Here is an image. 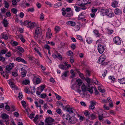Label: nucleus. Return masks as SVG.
<instances>
[{"label":"nucleus","mask_w":125,"mask_h":125,"mask_svg":"<svg viewBox=\"0 0 125 125\" xmlns=\"http://www.w3.org/2000/svg\"><path fill=\"white\" fill-rule=\"evenodd\" d=\"M42 32L41 28L39 27H37L35 30V33L34 35V38L36 39H37L38 38V35Z\"/></svg>","instance_id":"f257e3e1"},{"label":"nucleus","mask_w":125,"mask_h":125,"mask_svg":"<svg viewBox=\"0 0 125 125\" xmlns=\"http://www.w3.org/2000/svg\"><path fill=\"white\" fill-rule=\"evenodd\" d=\"M105 56L104 55H102L99 58L98 62L99 63H101L102 65H104L106 64L105 62Z\"/></svg>","instance_id":"f03ea898"},{"label":"nucleus","mask_w":125,"mask_h":125,"mask_svg":"<svg viewBox=\"0 0 125 125\" xmlns=\"http://www.w3.org/2000/svg\"><path fill=\"white\" fill-rule=\"evenodd\" d=\"M1 116L2 119L4 120L6 122V124L7 125H9V116L6 114L3 113L2 114Z\"/></svg>","instance_id":"7ed1b4c3"},{"label":"nucleus","mask_w":125,"mask_h":125,"mask_svg":"<svg viewBox=\"0 0 125 125\" xmlns=\"http://www.w3.org/2000/svg\"><path fill=\"white\" fill-rule=\"evenodd\" d=\"M54 121L53 119L50 117L47 118L45 120V122L47 123V125H51Z\"/></svg>","instance_id":"20e7f679"},{"label":"nucleus","mask_w":125,"mask_h":125,"mask_svg":"<svg viewBox=\"0 0 125 125\" xmlns=\"http://www.w3.org/2000/svg\"><path fill=\"white\" fill-rule=\"evenodd\" d=\"M77 120L75 117L72 116L69 118V119L68 120V122L70 124H73L76 122Z\"/></svg>","instance_id":"39448f33"},{"label":"nucleus","mask_w":125,"mask_h":125,"mask_svg":"<svg viewBox=\"0 0 125 125\" xmlns=\"http://www.w3.org/2000/svg\"><path fill=\"white\" fill-rule=\"evenodd\" d=\"M98 50L99 53H102L104 50V48L103 46L99 44L98 46Z\"/></svg>","instance_id":"423d86ee"},{"label":"nucleus","mask_w":125,"mask_h":125,"mask_svg":"<svg viewBox=\"0 0 125 125\" xmlns=\"http://www.w3.org/2000/svg\"><path fill=\"white\" fill-rule=\"evenodd\" d=\"M114 41L116 44L120 45L121 43V42L119 37H115L113 39Z\"/></svg>","instance_id":"0eeeda50"},{"label":"nucleus","mask_w":125,"mask_h":125,"mask_svg":"<svg viewBox=\"0 0 125 125\" xmlns=\"http://www.w3.org/2000/svg\"><path fill=\"white\" fill-rule=\"evenodd\" d=\"M14 66L13 63H10L9 65L6 66V69L7 70L9 71L12 69Z\"/></svg>","instance_id":"6e6552de"},{"label":"nucleus","mask_w":125,"mask_h":125,"mask_svg":"<svg viewBox=\"0 0 125 125\" xmlns=\"http://www.w3.org/2000/svg\"><path fill=\"white\" fill-rule=\"evenodd\" d=\"M86 16V15L85 13L82 12L79 15L78 19V20H81L84 18Z\"/></svg>","instance_id":"1a4fd4ad"},{"label":"nucleus","mask_w":125,"mask_h":125,"mask_svg":"<svg viewBox=\"0 0 125 125\" xmlns=\"http://www.w3.org/2000/svg\"><path fill=\"white\" fill-rule=\"evenodd\" d=\"M96 37L100 38L99 39L96 41V43L101 42L104 39L103 36L101 34H99L98 36H96Z\"/></svg>","instance_id":"9d476101"},{"label":"nucleus","mask_w":125,"mask_h":125,"mask_svg":"<svg viewBox=\"0 0 125 125\" xmlns=\"http://www.w3.org/2000/svg\"><path fill=\"white\" fill-rule=\"evenodd\" d=\"M36 26L37 25L36 23H33L31 22L30 21L27 27L31 29Z\"/></svg>","instance_id":"9b49d317"},{"label":"nucleus","mask_w":125,"mask_h":125,"mask_svg":"<svg viewBox=\"0 0 125 125\" xmlns=\"http://www.w3.org/2000/svg\"><path fill=\"white\" fill-rule=\"evenodd\" d=\"M91 105L89 106V109H93L94 108V105H95L96 102L91 101L90 102Z\"/></svg>","instance_id":"f8f14e48"},{"label":"nucleus","mask_w":125,"mask_h":125,"mask_svg":"<svg viewBox=\"0 0 125 125\" xmlns=\"http://www.w3.org/2000/svg\"><path fill=\"white\" fill-rule=\"evenodd\" d=\"M70 116L68 114H64L62 115V117L64 120H68L69 119Z\"/></svg>","instance_id":"ddd939ff"},{"label":"nucleus","mask_w":125,"mask_h":125,"mask_svg":"<svg viewBox=\"0 0 125 125\" xmlns=\"http://www.w3.org/2000/svg\"><path fill=\"white\" fill-rule=\"evenodd\" d=\"M21 70L22 71V72H21L22 77H24L26 76V73H27V71L24 69H23L22 68H21Z\"/></svg>","instance_id":"4468645a"},{"label":"nucleus","mask_w":125,"mask_h":125,"mask_svg":"<svg viewBox=\"0 0 125 125\" xmlns=\"http://www.w3.org/2000/svg\"><path fill=\"white\" fill-rule=\"evenodd\" d=\"M16 60L18 62H21L23 63L26 64L27 63L23 59L20 57H18L16 59Z\"/></svg>","instance_id":"2eb2a0df"},{"label":"nucleus","mask_w":125,"mask_h":125,"mask_svg":"<svg viewBox=\"0 0 125 125\" xmlns=\"http://www.w3.org/2000/svg\"><path fill=\"white\" fill-rule=\"evenodd\" d=\"M11 79H10L8 80V81L9 82V84L11 87L16 88V86L14 85L13 83L11 81Z\"/></svg>","instance_id":"dca6fc26"},{"label":"nucleus","mask_w":125,"mask_h":125,"mask_svg":"<svg viewBox=\"0 0 125 125\" xmlns=\"http://www.w3.org/2000/svg\"><path fill=\"white\" fill-rule=\"evenodd\" d=\"M111 6L114 8L118 7V2L116 1H114L112 3Z\"/></svg>","instance_id":"f3484780"},{"label":"nucleus","mask_w":125,"mask_h":125,"mask_svg":"<svg viewBox=\"0 0 125 125\" xmlns=\"http://www.w3.org/2000/svg\"><path fill=\"white\" fill-rule=\"evenodd\" d=\"M114 12L116 14H119L121 13V11L120 9L117 8L115 9Z\"/></svg>","instance_id":"a211bd4d"},{"label":"nucleus","mask_w":125,"mask_h":125,"mask_svg":"<svg viewBox=\"0 0 125 125\" xmlns=\"http://www.w3.org/2000/svg\"><path fill=\"white\" fill-rule=\"evenodd\" d=\"M89 118L92 120H93L96 118V116L94 114H90V116H88Z\"/></svg>","instance_id":"6ab92c4d"},{"label":"nucleus","mask_w":125,"mask_h":125,"mask_svg":"<svg viewBox=\"0 0 125 125\" xmlns=\"http://www.w3.org/2000/svg\"><path fill=\"white\" fill-rule=\"evenodd\" d=\"M85 80L86 81V82L88 83V86L89 87L90 86V84L91 82V79L90 78L86 77L85 79Z\"/></svg>","instance_id":"aec40b11"},{"label":"nucleus","mask_w":125,"mask_h":125,"mask_svg":"<svg viewBox=\"0 0 125 125\" xmlns=\"http://www.w3.org/2000/svg\"><path fill=\"white\" fill-rule=\"evenodd\" d=\"M107 100L109 103L110 106L111 107H113V105L112 103L113 102L111 99L109 97H108L107 98Z\"/></svg>","instance_id":"412c9836"},{"label":"nucleus","mask_w":125,"mask_h":125,"mask_svg":"<svg viewBox=\"0 0 125 125\" xmlns=\"http://www.w3.org/2000/svg\"><path fill=\"white\" fill-rule=\"evenodd\" d=\"M33 80H35V82L37 84H38L39 83L41 82V80L40 78H37L35 76L33 78Z\"/></svg>","instance_id":"4be33fe9"},{"label":"nucleus","mask_w":125,"mask_h":125,"mask_svg":"<svg viewBox=\"0 0 125 125\" xmlns=\"http://www.w3.org/2000/svg\"><path fill=\"white\" fill-rule=\"evenodd\" d=\"M109 79L111 80V82L112 83H114L115 82V79L114 77L113 76H110L109 77Z\"/></svg>","instance_id":"5701e85b"},{"label":"nucleus","mask_w":125,"mask_h":125,"mask_svg":"<svg viewBox=\"0 0 125 125\" xmlns=\"http://www.w3.org/2000/svg\"><path fill=\"white\" fill-rule=\"evenodd\" d=\"M3 24L5 27L7 26L8 25V22L7 20L5 19H4L3 21Z\"/></svg>","instance_id":"b1692460"},{"label":"nucleus","mask_w":125,"mask_h":125,"mask_svg":"<svg viewBox=\"0 0 125 125\" xmlns=\"http://www.w3.org/2000/svg\"><path fill=\"white\" fill-rule=\"evenodd\" d=\"M1 36L2 38L4 39L7 40L8 38L7 35L5 34L4 33H2L1 34Z\"/></svg>","instance_id":"393cba45"},{"label":"nucleus","mask_w":125,"mask_h":125,"mask_svg":"<svg viewBox=\"0 0 125 125\" xmlns=\"http://www.w3.org/2000/svg\"><path fill=\"white\" fill-rule=\"evenodd\" d=\"M74 8L75 9V11L77 12H79L81 9H82L83 10H84L85 9V8H81L79 7H77V6H74Z\"/></svg>","instance_id":"a878e982"},{"label":"nucleus","mask_w":125,"mask_h":125,"mask_svg":"<svg viewBox=\"0 0 125 125\" xmlns=\"http://www.w3.org/2000/svg\"><path fill=\"white\" fill-rule=\"evenodd\" d=\"M66 54L69 56H72L73 55V53L72 51L69 50L66 53Z\"/></svg>","instance_id":"bb28decb"},{"label":"nucleus","mask_w":125,"mask_h":125,"mask_svg":"<svg viewBox=\"0 0 125 125\" xmlns=\"http://www.w3.org/2000/svg\"><path fill=\"white\" fill-rule=\"evenodd\" d=\"M85 73L87 76H89L90 75L91 71L88 69H86Z\"/></svg>","instance_id":"cd10ccee"},{"label":"nucleus","mask_w":125,"mask_h":125,"mask_svg":"<svg viewBox=\"0 0 125 125\" xmlns=\"http://www.w3.org/2000/svg\"><path fill=\"white\" fill-rule=\"evenodd\" d=\"M103 114H102L101 115H98L99 120L100 121H103L104 120L103 117Z\"/></svg>","instance_id":"c85d7f7f"},{"label":"nucleus","mask_w":125,"mask_h":125,"mask_svg":"<svg viewBox=\"0 0 125 125\" xmlns=\"http://www.w3.org/2000/svg\"><path fill=\"white\" fill-rule=\"evenodd\" d=\"M76 82L77 83L78 85L79 86H80L82 84V81L80 79H78L76 80Z\"/></svg>","instance_id":"c756f323"},{"label":"nucleus","mask_w":125,"mask_h":125,"mask_svg":"<svg viewBox=\"0 0 125 125\" xmlns=\"http://www.w3.org/2000/svg\"><path fill=\"white\" fill-rule=\"evenodd\" d=\"M19 37L20 38L21 41L23 42H25V40L23 37L22 35L21 34H20Z\"/></svg>","instance_id":"7c9ffc66"},{"label":"nucleus","mask_w":125,"mask_h":125,"mask_svg":"<svg viewBox=\"0 0 125 125\" xmlns=\"http://www.w3.org/2000/svg\"><path fill=\"white\" fill-rule=\"evenodd\" d=\"M30 81L28 80H25L22 82V84L25 85H27L29 83Z\"/></svg>","instance_id":"2f4dec72"},{"label":"nucleus","mask_w":125,"mask_h":125,"mask_svg":"<svg viewBox=\"0 0 125 125\" xmlns=\"http://www.w3.org/2000/svg\"><path fill=\"white\" fill-rule=\"evenodd\" d=\"M119 82L121 84H124L125 83V79L124 78L120 79Z\"/></svg>","instance_id":"473e14b6"},{"label":"nucleus","mask_w":125,"mask_h":125,"mask_svg":"<svg viewBox=\"0 0 125 125\" xmlns=\"http://www.w3.org/2000/svg\"><path fill=\"white\" fill-rule=\"evenodd\" d=\"M57 58L59 60H61L62 59V57L60 53L57 52Z\"/></svg>","instance_id":"72a5a7b5"},{"label":"nucleus","mask_w":125,"mask_h":125,"mask_svg":"<svg viewBox=\"0 0 125 125\" xmlns=\"http://www.w3.org/2000/svg\"><path fill=\"white\" fill-rule=\"evenodd\" d=\"M93 87H91L89 88H87V91H88L90 93L92 94L93 92Z\"/></svg>","instance_id":"f704fd0d"},{"label":"nucleus","mask_w":125,"mask_h":125,"mask_svg":"<svg viewBox=\"0 0 125 125\" xmlns=\"http://www.w3.org/2000/svg\"><path fill=\"white\" fill-rule=\"evenodd\" d=\"M87 88L85 85H83L81 87V89L83 92H85L86 91Z\"/></svg>","instance_id":"c9c22d12"},{"label":"nucleus","mask_w":125,"mask_h":125,"mask_svg":"<svg viewBox=\"0 0 125 125\" xmlns=\"http://www.w3.org/2000/svg\"><path fill=\"white\" fill-rule=\"evenodd\" d=\"M17 49L20 52H24V49L21 47L20 46H18V47Z\"/></svg>","instance_id":"e433bc0d"},{"label":"nucleus","mask_w":125,"mask_h":125,"mask_svg":"<svg viewBox=\"0 0 125 125\" xmlns=\"http://www.w3.org/2000/svg\"><path fill=\"white\" fill-rule=\"evenodd\" d=\"M67 111L69 112L70 114L73 113V111L72 110V108H68L67 109Z\"/></svg>","instance_id":"4c0bfd02"},{"label":"nucleus","mask_w":125,"mask_h":125,"mask_svg":"<svg viewBox=\"0 0 125 125\" xmlns=\"http://www.w3.org/2000/svg\"><path fill=\"white\" fill-rule=\"evenodd\" d=\"M98 89L99 91L101 93H104L105 91L104 89H102L100 86H99L98 87Z\"/></svg>","instance_id":"58836bf2"},{"label":"nucleus","mask_w":125,"mask_h":125,"mask_svg":"<svg viewBox=\"0 0 125 125\" xmlns=\"http://www.w3.org/2000/svg\"><path fill=\"white\" fill-rule=\"evenodd\" d=\"M52 35V33H50L49 32H47V33L46 37L50 39L51 38Z\"/></svg>","instance_id":"ea45409f"},{"label":"nucleus","mask_w":125,"mask_h":125,"mask_svg":"<svg viewBox=\"0 0 125 125\" xmlns=\"http://www.w3.org/2000/svg\"><path fill=\"white\" fill-rule=\"evenodd\" d=\"M38 118V115H36L33 119V121L36 124H37L38 123V122H36L37 121V119Z\"/></svg>","instance_id":"a19ab883"},{"label":"nucleus","mask_w":125,"mask_h":125,"mask_svg":"<svg viewBox=\"0 0 125 125\" xmlns=\"http://www.w3.org/2000/svg\"><path fill=\"white\" fill-rule=\"evenodd\" d=\"M70 73L72 74V76H71V77L73 78L74 77L75 74L73 70H71V71Z\"/></svg>","instance_id":"79ce46f5"},{"label":"nucleus","mask_w":125,"mask_h":125,"mask_svg":"<svg viewBox=\"0 0 125 125\" xmlns=\"http://www.w3.org/2000/svg\"><path fill=\"white\" fill-rule=\"evenodd\" d=\"M68 23L69 24H71V25L72 26H74L75 25V22L72 21H69Z\"/></svg>","instance_id":"37998d69"},{"label":"nucleus","mask_w":125,"mask_h":125,"mask_svg":"<svg viewBox=\"0 0 125 125\" xmlns=\"http://www.w3.org/2000/svg\"><path fill=\"white\" fill-rule=\"evenodd\" d=\"M4 4H5V7L7 8H8L9 6V3L7 2L6 1H4Z\"/></svg>","instance_id":"c03bdc74"},{"label":"nucleus","mask_w":125,"mask_h":125,"mask_svg":"<svg viewBox=\"0 0 125 125\" xmlns=\"http://www.w3.org/2000/svg\"><path fill=\"white\" fill-rule=\"evenodd\" d=\"M69 73V72L68 71H66L64 72L63 73V74L62 75V76H64L65 77H66L67 76L68 73Z\"/></svg>","instance_id":"a18cd8bd"},{"label":"nucleus","mask_w":125,"mask_h":125,"mask_svg":"<svg viewBox=\"0 0 125 125\" xmlns=\"http://www.w3.org/2000/svg\"><path fill=\"white\" fill-rule=\"evenodd\" d=\"M44 17V14L43 13H41L40 14V18L41 20H43Z\"/></svg>","instance_id":"49530a36"},{"label":"nucleus","mask_w":125,"mask_h":125,"mask_svg":"<svg viewBox=\"0 0 125 125\" xmlns=\"http://www.w3.org/2000/svg\"><path fill=\"white\" fill-rule=\"evenodd\" d=\"M8 51V50L6 49H3L1 50V53L2 54L6 53Z\"/></svg>","instance_id":"de8ad7c7"},{"label":"nucleus","mask_w":125,"mask_h":125,"mask_svg":"<svg viewBox=\"0 0 125 125\" xmlns=\"http://www.w3.org/2000/svg\"><path fill=\"white\" fill-rule=\"evenodd\" d=\"M84 115L86 116H88L90 115L89 112L87 110L84 111Z\"/></svg>","instance_id":"09e8293b"},{"label":"nucleus","mask_w":125,"mask_h":125,"mask_svg":"<svg viewBox=\"0 0 125 125\" xmlns=\"http://www.w3.org/2000/svg\"><path fill=\"white\" fill-rule=\"evenodd\" d=\"M77 37L78 39L80 40L81 42L83 41V40L82 38V37L80 35H77Z\"/></svg>","instance_id":"8fccbe9b"},{"label":"nucleus","mask_w":125,"mask_h":125,"mask_svg":"<svg viewBox=\"0 0 125 125\" xmlns=\"http://www.w3.org/2000/svg\"><path fill=\"white\" fill-rule=\"evenodd\" d=\"M54 29L56 32H57L60 31V28L59 26H56L54 28Z\"/></svg>","instance_id":"3c124183"},{"label":"nucleus","mask_w":125,"mask_h":125,"mask_svg":"<svg viewBox=\"0 0 125 125\" xmlns=\"http://www.w3.org/2000/svg\"><path fill=\"white\" fill-rule=\"evenodd\" d=\"M11 10L12 12L15 14L17 12V10L14 8L12 9Z\"/></svg>","instance_id":"603ef678"},{"label":"nucleus","mask_w":125,"mask_h":125,"mask_svg":"<svg viewBox=\"0 0 125 125\" xmlns=\"http://www.w3.org/2000/svg\"><path fill=\"white\" fill-rule=\"evenodd\" d=\"M44 47L45 49L48 50H50L51 49L50 47L47 44H45V45Z\"/></svg>","instance_id":"864d4df0"},{"label":"nucleus","mask_w":125,"mask_h":125,"mask_svg":"<svg viewBox=\"0 0 125 125\" xmlns=\"http://www.w3.org/2000/svg\"><path fill=\"white\" fill-rule=\"evenodd\" d=\"M6 9L4 8L1 9V12L2 14L5 13L6 12Z\"/></svg>","instance_id":"5fc2aeb1"},{"label":"nucleus","mask_w":125,"mask_h":125,"mask_svg":"<svg viewBox=\"0 0 125 125\" xmlns=\"http://www.w3.org/2000/svg\"><path fill=\"white\" fill-rule=\"evenodd\" d=\"M30 22V21H25L23 22V25H28V26Z\"/></svg>","instance_id":"6e6d98bb"},{"label":"nucleus","mask_w":125,"mask_h":125,"mask_svg":"<svg viewBox=\"0 0 125 125\" xmlns=\"http://www.w3.org/2000/svg\"><path fill=\"white\" fill-rule=\"evenodd\" d=\"M12 75L13 76L16 77L18 75V74L16 72H13L12 73Z\"/></svg>","instance_id":"4d7b16f0"},{"label":"nucleus","mask_w":125,"mask_h":125,"mask_svg":"<svg viewBox=\"0 0 125 125\" xmlns=\"http://www.w3.org/2000/svg\"><path fill=\"white\" fill-rule=\"evenodd\" d=\"M78 116L79 117V119L81 121H83L84 119V116H80L79 115H78Z\"/></svg>","instance_id":"13d9d810"},{"label":"nucleus","mask_w":125,"mask_h":125,"mask_svg":"<svg viewBox=\"0 0 125 125\" xmlns=\"http://www.w3.org/2000/svg\"><path fill=\"white\" fill-rule=\"evenodd\" d=\"M110 17H113L114 16V14L113 13H111L109 12L108 15H107Z\"/></svg>","instance_id":"bf43d9fd"},{"label":"nucleus","mask_w":125,"mask_h":125,"mask_svg":"<svg viewBox=\"0 0 125 125\" xmlns=\"http://www.w3.org/2000/svg\"><path fill=\"white\" fill-rule=\"evenodd\" d=\"M6 56L8 57H9L11 56V52H8L5 55Z\"/></svg>","instance_id":"052dcab7"},{"label":"nucleus","mask_w":125,"mask_h":125,"mask_svg":"<svg viewBox=\"0 0 125 125\" xmlns=\"http://www.w3.org/2000/svg\"><path fill=\"white\" fill-rule=\"evenodd\" d=\"M34 114L33 113H32L31 114H30L29 116V117L31 119H32L33 118L34 116Z\"/></svg>","instance_id":"680f3d73"},{"label":"nucleus","mask_w":125,"mask_h":125,"mask_svg":"<svg viewBox=\"0 0 125 125\" xmlns=\"http://www.w3.org/2000/svg\"><path fill=\"white\" fill-rule=\"evenodd\" d=\"M55 94L56 97V98L58 100H60L61 99V97L59 95L57 94L56 93H55Z\"/></svg>","instance_id":"e2e57ef3"},{"label":"nucleus","mask_w":125,"mask_h":125,"mask_svg":"<svg viewBox=\"0 0 125 125\" xmlns=\"http://www.w3.org/2000/svg\"><path fill=\"white\" fill-rule=\"evenodd\" d=\"M28 11H30L31 12H33L34 11V9L33 8L28 9H27Z\"/></svg>","instance_id":"0e129e2a"},{"label":"nucleus","mask_w":125,"mask_h":125,"mask_svg":"<svg viewBox=\"0 0 125 125\" xmlns=\"http://www.w3.org/2000/svg\"><path fill=\"white\" fill-rule=\"evenodd\" d=\"M46 96L47 95L45 94H42L41 95V97L43 98H45Z\"/></svg>","instance_id":"69168bd1"},{"label":"nucleus","mask_w":125,"mask_h":125,"mask_svg":"<svg viewBox=\"0 0 125 125\" xmlns=\"http://www.w3.org/2000/svg\"><path fill=\"white\" fill-rule=\"evenodd\" d=\"M107 73V70H105L104 71V73L102 74V75L103 77H105L106 76V74Z\"/></svg>","instance_id":"338daca9"},{"label":"nucleus","mask_w":125,"mask_h":125,"mask_svg":"<svg viewBox=\"0 0 125 125\" xmlns=\"http://www.w3.org/2000/svg\"><path fill=\"white\" fill-rule=\"evenodd\" d=\"M71 47L72 49L74 50L76 48V45L74 44H72L71 45Z\"/></svg>","instance_id":"774afa93"}]
</instances>
